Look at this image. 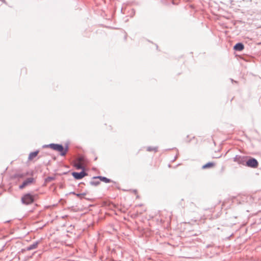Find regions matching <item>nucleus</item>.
Wrapping results in <instances>:
<instances>
[{
  "label": "nucleus",
  "instance_id": "1",
  "mask_svg": "<svg viewBox=\"0 0 261 261\" xmlns=\"http://www.w3.org/2000/svg\"><path fill=\"white\" fill-rule=\"evenodd\" d=\"M48 146L52 149L59 152L60 154L63 156L65 155L68 151L67 147L64 148L62 145L60 144H50Z\"/></svg>",
  "mask_w": 261,
  "mask_h": 261
},
{
  "label": "nucleus",
  "instance_id": "2",
  "mask_svg": "<svg viewBox=\"0 0 261 261\" xmlns=\"http://www.w3.org/2000/svg\"><path fill=\"white\" fill-rule=\"evenodd\" d=\"M86 164V160L84 156L79 157L76 163H75V167L78 169H84Z\"/></svg>",
  "mask_w": 261,
  "mask_h": 261
},
{
  "label": "nucleus",
  "instance_id": "3",
  "mask_svg": "<svg viewBox=\"0 0 261 261\" xmlns=\"http://www.w3.org/2000/svg\"><path fill=\"white\" fill-rule=\"evenodd\" d=\"M21 200L23 203L29 204L34 201V197L32 195L27 194L22 197Z\"/></svg>",
  "mask_w": 261,
  "mask_h": 261
},
{
  "label": "nucleus",
  "instance_id": "4",
  "mask_svg": "<svg viewBox=\"0 0 261 261\" xmlns=\"http://www.w3.org/2000/svg\"><path fill=\"white\" fill-rule=\"evenodd\" d=\"M246 165L252 168H257L258 163L255 159H251L246 162Z\"/></svg>",
  "mask_w": 261,
  "mask_h": 261
},
{
  "label": "nucleus",
  "instance_id": "5",
  "mask_svg": "<svg viewBox=\"0 0 261 261\" xmlns=\"http://www.w3.org/2000/svg\"><path fill=\"white\" fill-rule=\"evenodd\" d=\"M72 176L76 179H80L85 177L87 174L84 171H82L80 173L78 172H72Z\"/></svg>",
  "mask_w": 261,
  "mask_h": 261
},
{
  "label": "nucleus",
  "instance_id": "6",
  "mask_svg": "<svg viewBox=\"0 0 261 261\" xmlns=\"http://www.w3.org/2000/svg\"><path fill=\"white\" fill-rule=\"evenodd\" d=\"M34 179L33 177L28 178L27 180L23 181L22 185L19 186V188L22 189L27 186L28 185L31 184L34 182Z\"/></svg>",
  "mask_w": 261,
  "mask_h": 261
},
{
  "label": "nucleus",
  "instance_id": "7",
  "mask_svg": "<svg viewBox=\"0 0 261 261\" xmlns=\"http://www.w3.org/2000/svg\"><path fill=\"white\" fill-rule=\"evenodd\" d=\"M244 48V45L241 43H238L236 44L233 48L234 50H238V51H241Z\"/></svg>",
  "mask_w": 261,
  "mask_h": 261
},
{
  "label": "nucleus",
  "instance_id": "8",
  "mask_svg": "<svg viewBox=\"0 0 261 261\" xmlns=\"http://www.w3.org/2000/svg\"><path fill=\"white\" fill-rule=\"evenodd\" d=\"M39 153V151H36L30 153L28 158V160L29 161H32L34 159H35L38 155Z\"/></svg>",
  "mask_w": 261,
  "mask_h": 261
},
{
  "label": "nucleus",
  "instance_id": "9",
  "mask_svg": "<svg viewBox=\"0 0 261 261\" xmlns=\"http://www.w3.org/2000/svg\"><path fill=\"white\" fill-rule=\"evenodd\" d=\"M234 161L235 162H238L239 164H244V161L243 160V158H242L241 156H236L234 159Z\"/></svg>",
  "mask_w": 261,
  "mask_h": 261
},
{
  "label": "nucleus",
  "instance_id": "10",
  "mask_svg": "<svg viewBox=\"0 0 261 261\" xmlns=\"http://www.w3.org/2000/svg\"><path fill=\"white\" fill-rule=\"evenodd\" d=\"M215 166V164L213 163H208L202 166L203 169L212 168Z\"/></svg>",
  "mask_w": 261,
  "mask_h": 261
},
{
  "label": "nucleus",
  "instance_id": "11",
  "mask_svg": "<svg viewBox=\"0 0 261 261\" xmlns=\"http://www.w3.org/2000/svg\"><path fill=\"white\" fill-rule=\"evenodd\" d=\"M147 150L148 151H152V152H156L158 151V147H148L147 148Z\"/></svg>",
  "mask_w": 261,
  "mask_h": 261
},
{
  "label": "nucleus",
  "instance_id": "12",
  "mask_svg": "<svg viewBox=\"0 0 261 261\" xmlns=\"http://www.w3.org/2000/svg\"><path fill=\"white\" fill-rule=\"evenodd\" d=\"M98 178L99 179H100V180L101 181H102L108 183V182H110V179L107 178V177H102V176H98Z\"/></svg>",
  "mask_w": 261,
  "mask_h": 261
},
{
  "label": "nucleus",
  "instance_id": "13",
  "mask_svg": "<svg viewBox=\"0 0 261 261\" xmlns=\"http://www.w3.org/2000/svg\"><path fill=\"white\" fill-rule=\"evenodd\" d=\"M38 243L36 242L35 243H34V244L32 245H30L29 247H28V250H31V249H35L37 248V246H38Z\"/></svg>",
  "mask_w": 261,
  "mask_h": 261
},
{
  "label": "nucleus",
  "instance_id": "14",
  "mask_svg": "<svg viewBox=\"0 0 261 261\" xmlns=\"http://www.w3.org/2000/svg\"><path fill=\"white\" fill-rule=\"evenodd\" d=\"M23 176H23V175H22V174H18V175H17V177H21H21H23Z\"/></svg>",
  "mask_w": 261,
  "mask_h": 261
},
{
  "label": "nucleus",
  "instance_id": "15",
  "mask_svg": "<svg viewBox=\"0 0 261 261\" xmlns=\"http://www.w3.org/2000/svg\"><path fill=\"white\" fill-rule=\"evenodd\" d=\"M0 1H2V2L4 3H6L5 0H0Z\"/></svg>",
  "mask_w": 261,
  "mask_h": 261
},
{
  "label": "nucleus",
  "instance_id": "16",
  "mask_svg": "<svg viewBox=\"0 0 261 261\" xmlns=\"http://www.w3.org/2000/svg\"><path fill=\"white\" fill-rule=\"evenodd\" d=\"M76 195L78 197H79L80 196V194H76Z\"/></svg>",
  "mask_w": 261,
  "mask_h": 261
}]
</instances>
